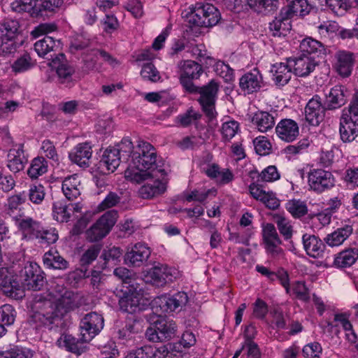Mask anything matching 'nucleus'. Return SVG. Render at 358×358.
<instances>
[{
    "instance_id": "1",
    "label": "nucleus",
    "mask_w": 358,
    "mask_h": 358,
    "mask_svg": "<svg viewBox=\"0 0 358 358\" xmlns=\"http://www.w3.org/2000/svg\"><path fill=\"white\" fill-rule=\"evenodd\" d=\"M133 166L125 171L127 180L141 182L150 178L167 175V167L164 159L159 157L155 147L146 141L138 142L134 150L130 154Z\"/></svg>"
},
{
    "instance_id": "2",
    "label": "nucleus",
    "mask_w": 358,
    "mask_h": 358,
    "mask_svg": "<svg viewBox=\"0 0 358 358\" xmlns=\"http://www.w3.org/2000/svg\"><path fill=\"white\" fill-rule=\"evenodd\" d=\"M30 322L36 329L57 331L63 324L61 313L50 299L36 295L31 304Z\"/></svg>"
},
{
    "instance_id": "3",
    "label": "nucleus",
    "mask_w": 358,
    "mask_h": 358,
    "mask_svg": "<svg viewBox=\"0 0 358 358\" xmlns=\"http://www.w3.org/2000/svg\"><path fill=\"white\" fill-rule=\"evenodd\" d=\"M186 17L189 24L199 27H211L221 19L219 10L213 4L197 2L189 7Z\"/></svg>"
},
{
    "instance_id": "4",
    "label": "nucleus",
    "mask_w": 358,
    "mask_h": 358,
    "mask_svg": "<svg viewBox=\"0 0 358 358\" xmlns=\"http://www.w3.org/2000/svg\"><path fill=\"white\" fill-rule=\"evenodd\" d=\"M322 48V43L312 38H306L300 43L301 54L287 59L286 63H280V67L295 66L315 67L320 65V59L316 52Z\"/></svg>"
},
{
    "instance_id": "5",
    "label": "nucleus",
    "mask_w": 358,
    "mask_h": 358,
    "mask_svg": "<svg viewBox=\"0 0 358 358\" xmlns=\"http://www.w3.org/2000/svg\"><path fill=\"white\" fill-rule=\"evenodd\" d=\"M134 148L132 142L124 139L117 148H108L103 152L99 163V168L102 172L105 171L114 172L119 166L122 156L129 157Z\"/></svg>"
},
{
    "instance_id": "6",
    "label": "nucleus",
    "mask_w": 358,
    "mask_h": 358,
    "mask_svg": "<svg viewBox=\"0 0 358 358\" xmlns=\"http://www.w3.org/2000/svg\"><path fill=\"white\" fill-rule=\"evenodd\" d=\"M308 187L316 194H322L335 186L336 178L331 171L313 168L308 172Z\"/></svg>"
},
{
    "instance_id": "7",
    "label": "nucleus",
    "mask_w": 358,
    "mask_h": 358,
    "mask_svg": "<svg viewBox=\"0 0 358 358\" xmlns=\"http://www.w3.org/2000/svg\"><path fill=\"white\" fill-rule=\"evenodd\" d=\"M339 132L343 142H352L358 136V110L345 107L340 118Z\"/></svg>"
},
{
    "instance_id": "8",
    "label": "nucleus",
    "mask_w": 358,
    "mask_h": 358,
    "mask_svg": "<svg viewBox=\"0 0 358 358\" xmlns=\"http://www.w3.org/2000/svg\"><path fill=\"white\" fill-rule=\"evenodd\" d=\"M117 213H104L86 232V238L90 242L98 241L104 238L116 222Z\"/></svg>"
},
{
    "instance_id": "9",
    "label": "nucleus",
    "mask_w": 358,
    "mask_h": 358,
    "mask_svg": "<svg viewBox=\"0 0 358 358\" xmlns=\"http://www.w3.org/2000/svg\"><path fill=\"white\" fill-rule=\"evenodd\" d=\"M262 238L266 253L273 258L280 257L284 255L281 241L274 224L266 223L262 225Z\"/></svg>"
},
{
    "instance_id": "10",
    "label": "nucleus",
    "mask_w": 358,
    "mask_h": 358,
    "mask_svg": "<svg viewBox=\"0 0 358 358\" xmlns=\"http://www.w3.org/2000/svg\"><path fill=\"white\" fill-rule=\"evenodd\" d=\"M187 301V294L184 292H178L173 295L164 294L156 297L153 301V307L159 308L162 313H171L181 310Z\"/></svg>"
},
{
    "instance_id": "11",
    "label": "nucleus",
    "mask_w": 358,
    "mask_h": 358,
    "mask_svg": "<svg viewBox=\"0 0 358 358\" xmlns=\"http://www.w3.org/2000/svg\"><path fill=\"white\" fill-rule=\"evenodd\" d=\"M178 274L176 268L158 263L148 271L146 278L153 285L162 287L173 282Z\"/></svg>"
},
{
    "instance_id": "12",
    "label": "nucleus",
    "mask_w": 358,
    "mask_h": 358,
    "mask_svg": "<svg viewBox=\"0 0 358 358\" xmlns=\"http://www.w3.org/2000/svg\"><path fill=\"white\" fill-rule=\"evenodd\" d=\"M23 285L29 290H40L45 284L44 273L35 262H29L22 271Z\"/></svg>"
},
{
    "instance_id": "13",
    "label": "nucleus",
    "mask_w": 358,
    "mask_h": 358,
    "mask_svg": "<svg viewBox=\"0 0 358 358\" xmlns=\"http://www.w3.org/2000/svg\"><path fill=\"white\" fill-rule=\"evenodd\" d=\"M103 327V317L96 313L87 314L80 321L81 339L90 342Z\"/></svg>"
},
{
    "instance_id": "14",
    "label": "nucleus",
    "mask_w": 358,
    "mask_h": 358,
    "mask_svg": "<svg viewBox=\"0 0 358 358\" xmlns=\"http://www.w3.org/2000/svg\"><path fill=\"white\" fill-rule=\"evenodd\" d=\"M218 92V86L214 82H210L199 90L200 98L199 99L203 110L210 120H213L217 115L215 109L216 95Z\"/></svg>"
},
{
    "instance_id": "15",
    "label": "nucleus",
    "mask_w": 358,
    "mask_h": 358,
    "mask_svg": "<svg viewBox=\"0 0 358 358\" xmlns=\"http://www.w3.org/2000/svg\"><path fill=\"white\" fill-rule=\"evenodd\" d=\"M326 110L327 107L322 105L321 98L315 95L305 107V118L310 125L318 126L324 120Z\"/></svg>"
},
{
    "instance_id": "16",
    "label": "nucleus",
    "mask_w": 358,
    "mask_h": 358,
    "mask_svg": "<svg viewBox=\"0 0 358 358\" xmlns=\"http://www.w3.org/2000/svg\"><path fill=\"white\" fill-rule=\"evenodd\" d=\"M151 250L146 245L141 243L135 244L124 256L126 264L134 267L143 266L149 259Z\"/></svg>"
},
{
    "instance_id": "17",
    "label": "nucleus",
    "mask_w": 358,
    "mask_h": 358,
    "mask_svg": "<svg viewBox=\"0 0 358 358\" xmlns=\"http://www.w3.org/2000/svg\"><path fill=\"white\" fill-rule=\"evenodd\" d=\"M92 147L90 143L78 144L69 153L70 160L80 167L87 168L90 165Z\"/></svg>"
},
{
    "instance_id": "18",
    "label": "nucleus",
    "mask_w": 358,
    "mask_h": 358,
    "mask_svg": "<svg viewBox=\"0 0 358 358\" xmlns=\"http://www.w3.org/2000/svg\"><path fill=\"white\" fill-rule=\"evenodd\" d=\"M275 133L282 141L292 142L299 134V125L292 119H283L275 127Z\"/></svg>"
},
{
    "instance_id": "19",
    "label": "nucleus",
    "mask_w": 358,
    "mask_h": 358,
    "mask_svg": "<svg viewBox=\"0 0 358 358\" xmlns=\"http://www.w3.org/2000/svg\"><path fill=\"white\" fill-rule=\"evenodd\" d=\"M276 115L275 110L270 112L258 110L252 115L251 122L259 131L265 133L273 128Z\"/></svg>"
},
{
    "instance_id": "20",
    "label": "nucleus",
    "mask_w": 358,
    "mask_h": 358,
    "mask_svg": "<svg viewBox=\"0 0 358 358\" xmlns=\"http://www.w3.org/2000/svg\"><path fill=\"white\" fill-rule=\"evenodd\" d=\"M16 224L24 239L33 240L37 237L41 228L38 221L27 216L20 215L16 219Z\"/></svg>"
},
{
    "instance_id": "21",
    "label": "nucleus",
    "mask_w": 358,
    "mask_h": 358,
    "mask_svg": "<svg viewBox=\"0 0 358 358\" xmlns=\"http://www.w3.org/2000/svg\"><path fill=\"white\" fill-rule=\"evenodd\" d=\"M119 305L122 311L131 314L143 310L145 306L142 294L136 292L123 296L119 301Z\"/></svg>"
},
{
    "instance_id": "22",
    "label": "nucleus",
    "mask_w": 358,
    "mask_h": 358,
    "mask_svg": "<svg viewBox=\"0 0 358 358\" xmlns=\"http://www.w3.org/2000/svg\"><path fill=\"white\" fill-rule=\"evenodd\" d=\"M164 177V176H162ZM167 180L156 178L145 182L138 189V194L143 199H152L158 196L166 190Z\"/></svg>"
},
{
    "instance_id": "23",
    "label": "nucleus",
    "mask_w": 358,
    "mask_h": 358,
    "mask_svg": "<svg viewBox=\"0 0 358 358\" xmlns=\"http://www.w3.org/2000/svg\"><path fill=\"white\" fill-rule=\"evenodd\" d=\"M87 343L83 341L81 337L78 339L70 334H62L57 341L59 348H64L69 352L78 355H80L86 351Z\"/></svg>"
},
{
    "instance_id": "24",
    "label": "nucleus",
    "mask_w": 358,
    "mask_h": 358,
    "mask_svg": "<svg viewBox=\"0 0 358 358\" xmlns=\"http://www.w3.org/2000/svg\"><path fill=\"white\" fill-rule=\"evenodd\" d=\"M352 232V225L345 224L332 233L327 234L324 241L330 247L340 246L351 236Z\"/></svg>"
},
{
    "instance_id": "25",
    "label": "nucleus",
    "mask_w": 358,
    "mask_h": 358,
    "mask_svg": "<svg viewBox=\"0 0 358 358\" xmlns=\"http://www.w3.org/2000/svg\"><path fill=\"white\" fill-rule=\"evenodd\" d=\"M27 159L24 155L22 145H18L9 150L7 166L13 173L19 172L24 167Z\"/></svg>"
},
{
    "instance_id": "26",
    "label": "nucleus",
    "mask_w": 358,
    "mask_h": 358,
    "mask_svg": "<svg viewBox=\"0 0 358 358\" xmlns=\"http://www.w3.org/2000/svg\"><path fill=\"white\" fill-rule=\"evenodd\" d=\"M81 188L80 180L76 174L66 177L62 182V190L68 200L76 199L80 195Z\"/></svg>"
},
{
    "instance_id": "27",
    "label": "nucleus",
    "mask_w": 358,
    "mask_h": 358,
    "mask_svg": "<svg viewBox=\"0 0 358 358\" xmlns=\"http://www.w3.org/2000/svg\"><path fill=\"white\" fill-rule=\"evenodd\" d=\"M303 248L308 255L313 258L321 257L325 249L322 241L315 235L304 234L302 237Z\"/></svg>"
},
{
    "instance_id": "28",
    "label": "nucleus",
    "mask_w": 358,
    "mask_h": 358,
    "mask_svg": "<svg viewBox=\"0 0 358 358\" xmlns=\"http://www.w3.org/2000/svg\"><path fill=\"white\" fill-rule=\"evenodd\" d=\"M358 259V248H350L338 252L334 258V265L337 268H348Z\"/></svg>"
},
{
    "instance_id": "29",
    "label": "nucleus",
    "mask_w": 358,
    "mask_h": 358,
    "mask_svg": "<svg viewBox=\"0 0 358 358\" xmlns=\"http://www.w3.org/2000/svg\"><path fill=\"white\" fill-rule=\"evenodd\" d=\"M290 17L282 15V10L278 17L269 24V29L273 36H284L291 29Z\"/></svg>"
},
{
    "instance_id": "30",
    "label": "nucleus",
    "mask_w": 358,
    "mask_h": 358,
    "mask_svg": "<svg viewBox=\"0 0 358 358\" xmlns=\"http://www.w3.org/2000/svg\"><path fill=\"white\" fill-rule=\"evenodd\" d=\"M38 0H15L10 4L13 11L17 13H28L33 17L40 16L38 7Z\"/></svg>"
},
{
    "instance_id": "31",
    "label": "nucleus",
    "mask_w": 358,
    "mask_h": 358,
    "mask_svg": "<svg viewBox=\"0 0 358 358\" xmlns=\"http://www.w3.org/2000/svg\"><path fill=\"white\" fill-rule=\"evenodd\" d=\"M346 102L345 94L341 86L332 87L326 94L325 106L327 110L341 108Z\"/></svg>"
},
{
    "instance_id": "32",
    "label": "nucleus",
    "mask_w": 358,
    "mask_h": 358,
    "mask_svg": "<svg viewBox=\"0 0 358 358\" xmlns=\"http://www.w3.org/2000/svg\"><path fill=\"white\" fill-rule=\"evenodd\" d=\"M43 261L48 268L65 270L69 266V262L57 250H49L45 252Z\"/></svg>"
},
{
    "instance_id": "33",
    "label": "nucleus",
    "mask_w": 358,
    "mask_h": 358,
    "mask_svg": "<svg viewBox=\"0 0 358 358\" xmlns=\"http://www.w3.org/2000/svg\"><path fill=\"white\" fill-rule=\"evenodd\" d=\"M250 8L258 13L268 15L275 11L279 5L278 0H245Z\"/></svg>"
},
{
    "instance_id": "34",
    "label": "nucleus",
    "mask_w": 358,
    "mask_h": 358,
    "mask_svg": "<svg viewBox=\"0 0 358 358\" xmlns=\"http://www.w3.org/2000/svg\"><path fill=\"white\" fill-rule=\"evenodd\" d=\"M46 73L50 80L56 78L61 83H69L79 78L75 75L74 69H48Z\"/></svg>"
},
{
    "instance_id": "35",
    "label": "nucleus",
    "mask_w": 358,
    "mask_h": 358,
    "mask_svg": "<svg viewBox=\"0 0 358 358\" xmlns=\"http://www.w3.org/2000/svg\"><path fill=\"white\" fill-rule=\"evenodd\" d=\"M255 73H246L240 79V87L248 94L256 92L260 88V76L257 69H255Z\"/></svg>"
},
{
    "instance_id": "36",
    "label": "nucleus",
    "mask_w": 358,
    "mask_h": 358,
    "mask_svg": "<svg viewBox=\"0 0 358 358\" xmlns=\"http://www.w3.org/2000/svg\"><path fill=\"white\" fill-rule=\"evenodd\" d=\"M287 6L282 8V15L290 17L294 15H303L308 13V3L306 0H287Z\"/></svg>"
},
{
    "instance_id": "37",
    "label": "nucleus",
    "mask_w": 358,
    "mask_h": 358,
    "mask_svg": "<svg viewBox=\"0 0 358 358\" xmlns=\"http://www.w3.org/2000/svg\"><path fill=\"white\" fill-rule=\"evenodd\" d=\"M52 301L57 306V309L59 311V313H61L62 319L64 314L73 310L77 306L75 296L72 292H66L59 299Z\"/></svg>"
},
{
    "instance_id": "38",
    "label": "nucleus",
    "mask_w": 358,
    "mask_h": 358,
    "mask_svg": "<svg viewBox=\"0 0 358 358\" xmlns=\"http://www.w3.org/2000/svg\"><path fill=\"white\" fill-rule=\"evenodd\" d=\"M155 325L161 337V342L169 340L175 336L176 325L173 320H159L155 322Z\"/></svg>"
},
{
    "instance_id": "39",
    "label": "nucleus",
    "mask_w": 358,
    "mask_h": 358,
    "mask_svg": "<svg viewBox=\"0 0 358 358\" xmlns=\"http://www.w3.org/2000/svg\"><path fill=\"white\" fill-rule=\"evenodd\" d=\"M73 206L67 205L64 201L54 202L52 206L54 219L60 222H68L72 213Z\"/></svg>"
},
{
    "instance_id": "40",
    "label": "nucleus",
    "mask_w": 358,
    "mask_h": 358,
    "mask_svg": "<svg viewBox=\"0 0 358 358\" xmlns=\"http://www.w3.org/2000/svg\"><path fill=\"white\" fill-rule=\"evenodd\" d=\"M2 291L10 297H21L23 292L18 281L11 278H5L0 283Z\"/></svg>"
},
{
    "instance_id": "41",
    "label": "nucleus",
    "mask_w": 358,
    "mask_h": 358,
    "mask_svg": "<svg viewBox=\"0 0 358 358\" xmlns=\"http://www.w3.org/2000/svg\"><path fill=\"white\" fill-rule=\"evenodd\" d=\"M33 352L24 347L12 345L8 349L0 351V358H32Z\"/></svg>"
},
{
    "instance_id": "42",
    "label": "nucleus",
    "mask_w": 358,
    "mask_h": 358,
    "mask_svg": "<svg viewBox=\"0 0 358 358\" xmlns=\"http://www.w3.org/2000/svg\"><path fill=\"white\" fill-rule=\"evenodd\" d=\"M203 73L202 69H199L196 73L182 72L180 76V82L186 91L190 93H199L201 87H197L194 85L192 80L199 78Z\"/></svg>"
},
{
    "instance_id": "43",
    "label": "nucleus",
    "mask_w": 358,
    "mask_h": 358,
    "mask_svg": "<svg viewBox=\"0 0 358 358\" xmlns=\"http://www.w3.org/2000/svg\"><path fill=\"white\" fill-rule=\"evenodd\" d=\"M48 171V163L43 157H36L31 163L27 171L29 176L33 179L38 178Z\"/></svg>"
},
{
    "instance_id": "44",
    "label": "nucleus",
    "mask_w": 358,
    "mask_h": 358,
    "mask_svg": "<svg viewBox=\"0 0 358 358\" xmlns=\"http://www.w3.org/2000/svg\"><path fill=\"white\" fill-rule=\"evenodd\" d=\"M287 210L295 218L304 216L308 213V207L305 201L299 199H292L287 202Z\"/></svg>"
},
{
    "instance_id": "45",
    "label": "nucleus",
    "mask_w": 358,
    "mask_h": 358,
    "mask_svg": "<svg viewBox=\"0 0 358 358\" xmlns=\"http://www.w3.org/2000/svg\"><path fill=\"white\" fill-rule=\"evenodd\" d=\"M196 65L199 66L200 67H202L203 66H206V67H222L223 66L229 67V65H226L223 61H216L211 57H205L203 55H200L199 62L192 60L185 61L183 67H194Z\"/></svg>"
},
{
    "instance_id": "46",
    "label": "nucleus",
    "mask_w": 358,
    "mask_h": 358,
    "mask_svg": "<svg viewBox=\"0 0 358 358\" xmlns=\"http://www.w3.org/2000/svg\"><path fill=\"white\" fill-rule=\"evenodd\" d=\"M56 45L55 40L50 36H45L34 43V50L40 57H43L53 50Z\"/></svg>"
},
{
    "instance_id": "47",
    "label": "nucleus",
    "mask_w": 358,
    "mask_h": 358,
    "mask_svg": "<svg viewBox=\"0 0 358 358\" xmlns=\"http://www.w3.org/2000/svg\"><path fill=\"white\" fill-rule=\"evenodd\" d=\"M59 236L55 228L47 227L43 228L41 226L39 233L37 234L36 239L38 240L41 244H52L58 240Z\"/></svg>"
},
{
    "instance_id": "48",
    "label": "nucleus",
    "mask_w": 358,
    "mask_h": 358,
    "mask_svg": "<svg viewBox=\"0 0 358 358\" xmlns=\"http://www.w3.org/2000/svg\"><path fill=\"white\" fill-rule=\"evenodd\" d=\"M16 311L10 304H5L0 307V325L10 326L15 320Z\"/></svg>"
},
{
    "instance_id": "49",
    "label": "nucleus",
    "mask_w": 358,
    "mask_h": 358,
    "mask_svg": "<svg viewBox=\"0 0 358 358\" xmlns=\"http://www.w3.org/2000/svg\"><path fill=\"white\" fill-rule=\"evenodd\" d=\"M271 73L276 85L284 86L291 79L292 71V69H271Z\"/></svg>"
},
{
    "instance_id": "50",
    "label": "nucleus",
    "mask_w": 358,
    "mask_h": 358,
    "mask_svg": "<svg viewBox=\"0 0 358 358\" xmlns=\"http://www.w3.org/2000/svg\"><path fill=\"white\" fill-rule=\"evenodd\" d=\"M20 26L17 20H8L0 24V37L15 38Z\"/></svg>"
},
{
    "instance_id": "51",
    "label": "nucleus",
    "mask_w": 358,
    "mask_h": 358,
    "mask_svg": "<svg viewBox=\"0 0 358 358\" xmlns=\"http://www.w3.org/2000/svg\"><path fill=\"white\" fill-rule=\"evenodd\" d=\"M317 31L322 38L332 37L339 31V25L335 21H327L317 27Z\"/></svg>"
},
{
    "instance_id": "52",
    "label": "nucleus",
    "mask_w": 358,
    "mask_h": 358,
    "mask_svg": "<svg viewBox=\"0 0 358 358\" xmlns=\"http://www.w3.org/2000/svg\"><path fill=\"white\" fill-rule=\"evenodd\" d=\"M238 129L239 124L235 120L224 122L221 129L222 138L225 141H229L236 135Z\"/></svg>"
},
{
    "instance_id": "53",
    "label": "nucleus",
    "mask_w": 358,
    "mask_h": 358,
    "mask_svg": "<svg viewBox=\"0 0 358 358\" xmlns=\"http://www.w3.org/2000/svg\"><path fill=\"white\" fill-rule=\"evenodd\" d=\"M63 4V0H38V7L40 9V16L44 12L55 13Z\"/></svg>"
},
{
    "instance_id": "54",
    "label": "nucleus",
    "mask_w": 358,
    "mask_h": 358,
    "mask_svg": "<svg viewBox=\"0 0 358 358\" xmlns=\"http://www.w3.org/2000/svg\"><path fill=\"white\" fill-rule=\"evenodd\" d=\"M278 229L285 240H289L292 236V227L290 222L282 216H278L275 220Z\"/></svg>"
},
{
    "instance_id": "55",
    "label": "nucleus",
    "mask_w": 358,
    "mask_h": 358,
    "mask_svg": "<svg viewBox=\"0 0 358 358\" xmlns=\"http://www.w3.org/2000/svg\"><path fill=\"white\" fill-rule=\"evenodd\" d=\"M45 195V188L42 185H31L29 189L28 197L33 203H41L43 201Z\"/></svg>"
},
{
    "instance_id": "56",
    "label": "nucleus",
    "mask_w": 358,
    "mask_h": 358,
    "mask_svg": "<svg viewBox=\"0 0 358 358\" xmlns=\"http://www.w3.org/2000/svg\"><path fill=\"white\" fill-rule=\"evenodd\" d=\"M256 152L259 155L269 154L271 149V144L265 136H258L253 141Z\"/></svg>"
},
{
    "instance_id": "57",
    "label": "nucleus",
    "mask_w": 358,
    "mask_h": 358,
    "mask_svg": "<svg viewBox=\"0 0 358 358\" xmlns=\"http://www.w3.org/2000/svg\"><path fill=\"white\" fill-rule=\"evenodd\" d=\"M302 353L306 358H320L322 348L317 342L310 343L303 346Z\"/></svg>"
},
{
    "instance_id": "58",
    "label": "nucleus",
    "mask_w": 358,
    "mask_h": 358,
    "mask_svg": "<svg viewBox=\"0 0 358 358\" xmlns=\"http://www.w3.org/2000/svg\"><path fill=\"white\" fill-rule=\"evenodd\" d=\"M101 250L99 244L92 245L83 254L80 262L83 265L91 264L94 261Z\"/></svg>"
},
{
    "instance_id": "59",
    "label": "nucleus",
    "mask_w": 358,
    "mask_h": 358,
    "mask_svg": "<svg viewBox=\"0 0 358 358\" xmlns=\"http://www.w3.org/2000/svg\"><path fill=\"white\" fill-rule=\"evenodd\" d=\"M335 57L339 64V67H351L355 65V56L350 52L340 50L336 52Z\"/></svg>"
},
{
    "instance_id": "60",
    "label": "nucleus",
    "mask_w": 358,
    "mask_h": 358,
    "mask_svg": "<svg viewBox=\"0 0 358 358\" xmlns=\"http://www.w3.org/2000/svg\"><path fill=\"white\" fill-rule=\"evenodd\" d=\"M326 5L337 15H343L349 8L345 0H325Z\"/></svg>"
},
{
    "instance_id": "61",
    "label": "nucleus",
    "mask_w": 358,
    "mask_h": 358,
    "mask_svg": "<svg viewBox=\"0 0 358 358\" xmlns=\"http://www.w3.org/2000/svg\"><path fill=\"white\" fill-rule=\"evenodd\" d=\"M216 190L210 189L208 190L194 189L189 194L186 195L185 199L187 201H196L202 202L205 201L210 194L215 196Z\"/></svg>"
},
{
    "instance_id": "62",
    "label": "nucleus",
    "mask_w": 358,
    "mask_h": 358,
    "mask_svg": "<svg viewBox=\"0 0 358 358\" xmlns=\"http://www.w3.org/2000/svg\"><path fill=\"white\" fill-rule=\"evenodd\" d=\"M153 355V348L151 345H144L129 352L125 358H151Z\"/></svg>"
},
{
    "instance_id": "63",
    "label": "nucleus",
    "mask_w": 358,
    "mask_h": 358,
    "mask_svg": "<svg viewBox=\"0 0 358 358\" xmlns=\"http://www.w3.org/2000/svg\"><path fill=\"white\" fill-rule=\"evenodd\" d=\"M57 29V26L54 23H42L36 27L31 31V36L34 38L51 33Z\"/></svg>"
},
{
    "instance_id": "64",
    "label": "nucleus",
    "mask_w": 358,
    "mask_h": 358,
    "mask_svg": "<svg viewBox=\"0 0 358 358\" xmlns=\"http://www.w3.org/2000/svg\"><path fill=\"white\" fill-rule=\"evenodd\" d=\"M199 117L200 115L196 111L189 109L185 113L178 115L176 120L181 126L187 127Z\"/></svg>"
}]
</instances>
